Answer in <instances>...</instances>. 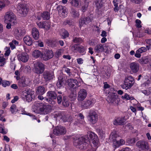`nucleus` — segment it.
Instances as JSON below:
<instances>
[{"label": "nucleus", "instance_id": "nucleus-1", "mask_svg": "<svg viewBox=\"0 0 151 151\" xmlns=\"http://www.w3.org/2000/svg\"><path fill=\"white\" fill-rule=\"evenodd\" d=\"M32 110L34 112L37 114H46L50 112V106L46 105L42 103L35 101L33 104Z\"/></svg>", "mask_w": 151, "mask_h": 151}, {"label": "nucleus", "instance_id": "nucleus-2", "mask_svg": "<svg viewBox=\"0 0 151 151\" xmlns=\"http://www.w3.org/2000/svg\"><path fill=\"white\" fill-rule=\"evenodd\" d=\"M88 138L86 136H76L73 138V144L80 149H85L88 145Z\"/></svg>", "mask_w": 151, "mask_h": 151}, {"label": "nucleus", "instance_id": "nucleus-3", "mask_svg": "<svg viewBox=\"0 0 151 151\" xmlns=\"http://www.w3.org/2000/svg\"><path fill=\"white\" fill-rule=\"evenodd\" d=\"M119 137V135L118 132L115 131L112 132L110 135L109 139L113 142V145L115 147H118L121 145L125 143V141L123 139H120L118 140Z\"/></svg>", "mask_w": 151, "mask_h": 151}, {"label": "nucleus", "instance_id": "nucleus-4", "mask_svg": "<svg viewBox=\"0 0 151 151\" xmlns=\"http://www.w3.org/2000/svg\"><path fill=\"white\" fill-rule=\"evenodd\" d=\"M134 82V79L132 76H127L125 77L124 83L121 85V87L123 89L127 90L131 88Z\"/></svg>", "mask_w": 151, "mask_h": 151}, {"label": "nucleus", "instance_id": "nucleus-5", "mask_svg": "<svg viewBox=\"0 0 151 151\" xmlns=\"http://www.w3.org/2000/svg\"><path fill=\"white\" fill-rule=\"evenodd\" d=\"M45 69V65L42 63L37 62L34 64L33 71L35 73L39 75L43 73Z\"/></svg>", "mask_w": 151, "mask_h": 151}, {"label": "nucleus", "instance_id": "nucleus-6", "mask_svg": "<svg viewBox=\"0 0 151 151\" xmlns=\"http://www.w3.org/2000/svg\"><path fill=\"white\" fill-rule=\"evenodd\" d=\"M4 22L6 23L12 22L14 25H15L17 23L16 17L12 12H6L4 16Z\"/></svg>", "mask_w": 151, "mask_h": 151}, {"label": "nucleus", "instance_id": "nucleus-7", "mask_svg": "<svg viewBox=\"0 0 151 151\" xmlns=\"http://www.w3.org/2000/svg\"><path fill=\"white\" fill-rule=\"evenodd\" d=\"M22 96L23 99H26L28 102L31 101L35 98L34 91H24Z\"/></svg>", "mask_w": 151, "mask_h": 151}, {"label": "nucleus", "instance_id": "nucleus-8", "mask_svg": "<svg viewBox=\"0 0 151 151\" xmlns=\"http://www.w3.org/2000/svg\"><path fill=\"white\" fill-rule=\"evenodd\" d=\"M95 102V99H90L83 101L81 103V107L84 109L90 108Z\"/></svg>", "mask_w": 151, "mask_h": 151}, {"label": "nucleus", "instance_id": "nucleus-9", "mask_svg": "<svg viewBox=\"0 0 151 151\" xmlns=\"http://www.w3.org/2000/svg\"><path fill=\"white\" fill-rule=\"evenodd\" d=\"M88 134L89 138L91 140L94 147L97 149L99 145V142L98 136L96 134L92 132H89Z\"/></svg>", "mask_w": 151, "mask_h": 151}, {"label": "nucleus", "instance_id": "nucleus-10", "mask_svg": "<svg viewBox=\"0 0 151 151\" xmlns=\"http://www.w3.org/2000/svg\"><path fill=\"white\" fill-rule=\"evenodd\" d=\"M137 147L142 150H150V147L148 142L145 140H140L136 144Z\"/></svg>", "mask_w": 151, "mask_h": 151}, {"label": "nucleus", "instance_id": "nucleus-11", "mask_svg": "<svg viewBox=\"0 0 151 151\" xmlns=\"http://www.w3.org/2000/svg\"><path fill=\"white\" fill-rule=\"evenodd\" d=\"M66 130L65 127L61 126H57L53 130V133L57 136L63 135L66 134Z\"/></svg>", "mask_w": 151, "mask_h": 151}, {"label": "nucleus", "instance_id": "nucleus-12", "mask_svg": "<svg viewBox=\"0 0 151 151\" xmlns=\"http://www.w3.org/2000/svg\"><path fill=\"white\" fill-rule=\"evenodd\" d=\"M17 10L23 16H25L28 12L26 5L23 4L19 3L18 4Z\"/></svg>", "mask_w": 151, "mask_h": 151}, {"label": "nucleus", "instance_id": "nucleus-13", "mask_svg": "<svg viewBox=\"0 0 151 151\" xmlns=\"http://www.w3.org/2000/svg\"><path fill=\"white\" fill-rule=\"evenodd\" d=\"M42 77L46 81H50L54 78V73L51 71H45L43 72Z\"/></svg>", "mask_w": 151, "mask_h": 151}, {"label": "nucleus", "instance_id": "nucleus-14", "mask_svg": "<svg viewBox=\"0 0 151 151\" xmlns=\"http://www.w3.org/2000/svg\"><path fill=\"white\" fill-rule=\"evenodd\" d=\"M87 91L84 89H81L78 93L77 100L78 101H82L86 98Z\"/></svg>", "mask_w": 151, "mask_h": 151}, {"label": "nucleus", "instance_id": "nucleus-15", "mask_svg": "<svg viewBox=\"0 0 151 151\" xmlns=\"http://www.w3.org/2000/svg\"><path fill=\"white\" fill-rule=\"evenodd\" d=\"M68 86L71 91L73 88L74 89L78 86V83L76 79H69L68 80Z\"/></svg>", "mask_w": 151, "mask_h": 151}, {"label": "nucleus", "instance_id": "nucleus-16", "mask_svg": "<svg viewBox=\"0 0 151 151\" xmlns=\"http://www.w3.org/2000/svg\"><path fill=\"white\" fill-rule=\"evenodd\" d=\"M57 10L60 17L64 18L67 16L68 10L66 8L62 6H60L58 8Z\"/></svg>", "mask_w": 151, "mask_h": 151}, {"label": "nucleus", "instance_id": "nucleus-17", "mask_svg": "<svg viewBox=\"0 0 151 151\" xmlns=\"http://www.w3.org/2000/svg\"><path fill=\"white\" fill-rule=\"evenodd\" d=\"M106 100L109 103L117 104L119 101V99L118 98L117 95H113L108 96L107 97Z\"/></svg>", "mask_w": 151, "mask_h": 151}, {"label": "nucleus", "instance_id": "nucleus-18", "mask_svg": "<svg viewBox=\"0 0 151 151\" xmlns=\"http://www.w3.org/2000/svg\"><path fill=\"white\" fill-rule=\"evenodd\" d=\"M26 32V31L24 29H21L20 28L15 29L14 34L16 38L17 39H20L22 36L25 34Z\"/></svg>", "mask_w": 151, "mask_h": 151}, {"label": "nucleus", "instance_id": "nucleus-19", "mask_svg": "<svg viewBox=\"0 0 151 151\" xmlns=\"http://www.w3.org/2000/svg\"><path fill=\"white\" fill-rule=\"evenodd\" d=\"M50 13L49 12L47 11H45L42 13L39 12L37 14V18L39 20H41V17L44 19L48 20L50 19Z\"/></svg>", "mask_w": 151, "mask_h": 151}, {"label": "nucleus", "instance_id": "nucleus-20", "mask_svg": "<svg viewBox=\"0 0 151 151\" xmlns=\"http://www.w3.org/2000/svg\"><path fill=\"white\" fill-rule=\"evenodd\" d=\"M17 57L19 61L24 63L27 62L29 59V55L25 52H22L18 54Z\"/></svg>", "mask_w": 151, "mask_h": 151}, {"label": "nucleus", "instance_id": "nucleus-21", "mask_svg": "<svg viewBox=\"0 0 151 151\" xmlns=\"http://www.w3.org/2000/svg\"><path fill=\"white\" fill-rule=\"evenodd\" d=\"M126 123L124 117H119L116 118L113 122V124L116 125H123Z\"/></svg>", "mask_w": 151, "mask_h": 151}, {"label": "nucleus", "instance_id": "nucleus-22", "mask_svg": "<svg viewBox=\"0 0 151 151\" xmlns=\"http://www.w3.org/2000/svg\"><path fill=\"white\" fill-rule=\"evenodd\" d=\"M88 116L89 120L92 123L94 124L97 121L98 115L95 112L91 111L89 113Z\"/></svg>", "mask_w": 151, "mask_h": 151}, {"label": "nucleus", "instance_id": "nucleus-23", "mask_svg": "<svg viewBox=\"0 0 151 151\" xmlns=\"http://www.w3.org/2000/svg\"><path fill=\"white\" fill-rule=\"evenodd\" d=\"M45 54H43L42 59L45 60H48L52 58L54 56L53 52L52 50H47Z\"/></svg>", "mask_w": 151, "mask_h": 151}, {"label": "nucleus", "instance_id": "nucleus-24", "mask_svg": "<svg viewBox=\"0 0 151 151\" xmlns=\"http://www.w3.org/2000/svg\"><path fill=\"white\" fill-rule=\"evenodd\" d=\"M91 21V19L90 17H82L81 18L79 22V24L80 27H81L84 25L88 24Z\"/></svg>", "mask_w": 151, "mask_h": 151}, {"label": "nucleus", "instance_id": "nucleus-25", "mask_svg": "<svg viewBox=\"0 0 151 151\" xmlns=\"http://www.w3.org/2000/svg\"><path fill=\"white\" fill-rule=\"evenodd\" d=\"M130 68L131 69V72L134 73H136L139 70V64L137 63H132L130 64Z\"/></svg>", "mask_w": 151, "mask_h": 151}, {"label": "nucleus", "instance_id": "nucleus-26", "mask_svg": "<svg viewBox=\"0 0 151 151\" xmlns=\"http://www.w3.org/2000/svg\"><path fill=\"white\" fill-rule=\"evenodd\" d=\"M32 34L33 38L36 40L38 39L39 36V32L38 29L35 27L32 28Z\"/></svg>", "mask_w": 151, "mask_h": 151}, {"label": "nucleus", "instance_id": "nucleus-27", "mask_svg": "<svg viewBox=\"0 0 151 151\" xmlns=\"http://www.w3.org/2000/svg\"><path fill=\"white\" fill-rule=\"evenodd\" d=\"M43 53L38 50H34L32 53V56L35 58L40 57L42 59Z\"/></svg>", "mask_w": 151, "mask_h": 151}, {"label": "nucleus", "instance_id": "nucleus-28", "mask_svg": "<svg viewBox=\"0 0 151 151\" xmlns=\"http://www.w3.org/2000/svg\"><path fill=\"white\" fill-rule=\"evenodd\" d=\"M104 48L103 45L99 44L96 45L94 47V50L97 53H100L104 51Z\"/></svg>", "mask_w": 151, "mask_h": 151}, {"label": "nucleus", "instance_id": "nucleus-29", "mask_svg": "<svg viewBox=\"0 0 151 151\" xmlns=\"http://www.w3.org/2000/svg\"><path fill=\"white\" fill-rule=\"evenodd\" d=\"M47 96L50 99H56L57 95L54 91H50L48 92Z\"/></svg>", "mask_w": 151, "mask_h": 151}, {"label": "nucleus", "instance_id": "nucleus-30", "mask_svg": "<svg viewBox=\"0 0 151 151\" xmlns=\"http://www.w3.org/2000/svg\"><path fill=\"white\" fill-rule=\"evenodd\" d=\"M24 43L27 45L30 46L32 45V41L31 38L28 36H26L23 38Z\"/></svg>", "mask_w": 151, "mask_h": 151}, {"label": "nucleus", "instance_id": "nucleus-31", "mask_svg": "<svg viewBox=\"0 0 151 151\" xmlns=\"http://www.w3.org/2000/svg\"><path fill=\"white\" fill-rule=\"evenodd\" d=\"M45 92V89L43 86H40L38 87L36 90L37 94L42 95Z\"/></svg>", "mask_w": 151, "mask_h": 151}, {"label": "nucleus", "instance_id": "nucleus-32", "mask_svg": "<svg viewBox=\"0 0 151 151\" xmlns=\"http://www.w3.org/2000/svg\"><path fill=\"white\" fill-rule=\"evenodd\" d=\"M150 60L148 57H146L139 59V62L140 63L142 64L147 63Z\"/></svg>", "mask_w": 151, "mask_h": 151}, {"label": "nucleus", "instance_id": "nucleus-33", "mask_svg": "<svg viewBox=\"0 0 151 151\" xmlns=\"http://www.w3.org/2000/svg\"><path fill=\"white\" fill-rule=\"evenodd\" d=\"M56 85L57 87L59 88H63L64 87V83L63 79L58 80Z\"/></svg>", "mask_w": 151, "mask_h": 151}, {"label": "nucleus", "instance_id": "nucleus-34", "mask_svg": "<svg viewBox=\"0 0 151 151\" xmlns=\"http://www.w3.org/2000/svg\"><path fill=\"white\" fill-rule=\"evenodd\" d=\"M62 104L65 107H68L70 104V102L67 97L64 96L62 100Z\"/></svg>", "mask_w": 151, "mask_h": 151}, {"label": "nucleus", "instance_id": "nucleus-35", "mask_svg": "<svg viewBox=\"0 0 151 151\" xmlns=\"http://www.w3.org/2000/svg\"><path fill=\"white\" fill-rule=\"evenodd\" d=\"M78 45L76 44L72 45L70 46V49L72 52H77Z\"/></svg>", "mask_w": 151, "mask_h": 151}, {"label": "nucleus", "instance_id": "nucleus-36", "mask_svg": "<svg viewBox=\"0 0 151 151\" xmlns=\"http://www.w3.org/2000/svg\"><path fill=\"white\" fill-rule=\"evenodd\" d=\"M122 98L123 99H126L127 100H132L134 99L133 96H131L126 93H125L124 95L122 96Z\"/></svg>", "mask_w": 151, "mask_h": 151}, {"label": "nucleus", "instance_id": "nucleus-37", "mask_svg": "<svg viewBox=\"0 0 151 151\" xmlns=\"http://www.w3.org/2000/svg\"><path fill=\"white\" fill-rule=\"evenodd\" d=\"M10 110L11 113L13 114H15L18 111L17 106L14 104H13L10 107Z\"/></svg>", "mask_w": 151, "mask_h": 151}, {"label": "nucleus", "instance_id": "nucleus-38", "mask_svg": "<svg viewBox=\"0 0 151 151\" xmlns=\"http://www.w3.org/2000/svg\"><path fill=\"white\" fill-rule=\"evenodd\" d=\"M19 85L22 87H26L27 86V84L26 83V80L25 78L21 79L19 81Z\"/></svg>", "mask_w": 151, "mask_h": 151}, {"label": "nucleus", "instance_id": "nucleus-39", "mask_svg": "<svg viewBox=\"0 0 151 151\" xmlns=\"http://www.w3.org/2000/svg\"><path fill=\"white\" fill-rule=\"evenodd\" d=\"M71 13L72 16L74 17H78L79 16V12L73 9H71Z\"/></svg>", "mask_w": 151, "mask_h": 151}, {"label": "nucleus", "instance_id": "nucleus-40", "mask_svg": "<svg viewBox=\"0 0 151 151\" xmlns=\"http://www.w3.org/2000/svg\"><path fill=\"white\" fill-rule=\"evenodd\" d=\"M80 2V0H72L70 2V3L72 6L78 7Z\"/></svg>", "mask_w": 151, "mask_h": 151}, {"label": "nucleus", "instance_id": "nucleus-41", "mask_svg": "<svg viewBox=\"0 0 151 151\" xmlns=\"http://www.w3.org/2000/svg\"><path fill=\"white\" fill-rule=\"evenodd\" d=\"M62 32L61 33V35L63 38H65L68 37L69 34L67 31L65 29H63L62 30Z\"/></svg>", "mask_w": 151, "mask_h": 151}, {"label": "nucleus", "instance_id": "nucleus-42", "mask_svg": "<svg viewBox=\"0 0 151 151\" xmlns=\"http://www.w3.org/2000/svg\"><path fill=\"white\" fill-rule=\"evenodd\" d=\"M73 41L75 43H81L82 41V39L80 37H74Z\"/></svg>", "mask_w": 151, "mask_h": 151}, {"label": "nucleus", "instance_id": "nucleus-43", "mask_svg": "<svg viewBox=\"0 0 151 151\" xmlns=\"http://www.w3.org/2000/svg\"><path fill=\"white\" fill-rule=\"evenodd\" d=\"M141 92L146 96L151 94V88H149L146 90H141Z\"/></svg>", "mask_w": 151, "mask_h": 151}, {"label": "nucleus", "instance_id": "nucleus-44", "mask_svg": "<svg viewBox=\"0 0 151 151\" xmlns=\"http://www.w3.org/2000/svg\"><path fill=\"white\" fill-rule=\"evenodd\" d=\"M77 50V52L81 53H84L85 50L84 47L81 45H78Z\"/></svg>", "mask_w": 151, "mask_h": 151}, {"label": "nucleus", "instance_id": "nucleus-45", "mask_svg": "<svg viewBox=\"0 0 151 151\" xmlns=\"http://www.w3.org/2000/svg\"><path fill=\"white\" fill-rule=\"evenodd\" d=\"M44 26L45 29L48 30L50 27V23L48 22H44Z\"/></svg>", "mask_w": 151, "mask_h": 151}, {"label": "nucleus", "instance_id": "nucleus-46", "mask_svg": "<svg viewBox=\"0 0 151 151\" xmlns=\"http://www.w3.org/2000/svg\"><path fill=\"white\" fill-rule=\"evenodd\" d=\"M78 116L81 119V120L79 122V123L82 124H83L85 123V121L84 120V116L83 114L81 113H80L78 115Z\"/></svg>", "mask_w": 151, "mask_h": 151}, {"label": "nucleus", "instance_id": "nucleus-47", "mask_svg": "<svg viewBox=\"0 0 151 151\" xmlns=\"http://www.w3.org/2000/svg\"><path fill=\"white\" fill-rule=\"evenodd\" d=\"M2 57L1 56L0 57V66H3L4 65L5 63L6 59L5 58H4L3 55H2Z\"/></svg>", "mask_w": 151, "mask_h": 151}, {"label": "nucleus", "instance_id": "nucleus-48", "mask_svg": "<svg viewBox=\"0 0 151 151\" xmlns=\"http://www.w3.org/2000/svg\"><path fill=\"white\" fill-rule=\"evenodd\" d=\"M5 50H6L5 52L4 53V55L5 56H8L10 53V48L8 47H6L5 48Z\"/></svg>", "mask_w": 151, "mask_h": 151}, {"label": "nucleus", "instance_id": "nucleus-49", "mask_svg": "<svg viewBox=\"0 0 151 151\" xmlns=\"http://www.w3.org/2000/svg\"><path fill=\"white\" fill-rule=\"evenodd\" d=\"M11 83L9 81H4L2 83V85L4 87H6L7 86H9Z\"/></svg>", "mask_w": 151, "mask_h": 151}, {"label": "nucleus", "instance_id": "nucleus-50", "mask_svg": "<svg viewBox=\"0 0 151 151\" xmlns=\"http://www.w3.org/2000/svg\"><path fill=\"white\" fill-rule=\"evenodd\" d=\"M137 50L138 52L141 53L146 52L147 51V49L145 47H142L138 49Z\"/></svg>", "mask_w": 151, "mask_h": 151}, {"label": "nucleus", "instance_id": "nucleus-51", "mask_svg": "<svg viewBox=\"0 0 151 151\" xmlns=\"http://www.w3.org/2000/svg\"><path fill=\"white\" fill-rule=\"evenodd\" d=\"M63 52V51L61 49H59L57 50L56 52L55 55L56 56H57L58 57H59L62 54Z\"/></svg>", "mask_w": 151, "mask_h": 151}, {"label": "nucleus", "instance_id": "nucleus-52", "mask_svg": "<svg viewBox=\"0 0 151 151\" xmlns=\"http://www.w3.org/2000/svg\"><path fill=\"white\" fill-rule=\"evenodd\" d=\"M37 24L38 27L40 28H43L44 29V22H39L37 23Z\"/></svg>", "mask_w": 151, "mask_h": 151}, {"label": "nucleus", "instance_id": "nucleus-53", "mask_svg": "<svg viewBox=\"0 0 151 151\" xmlns=\"http://www.w3.org/2000/svg\"><path fill=\"white\" fill-rule=\"evenodd\" d=\"M136 27L138 28H140L142 26L140 24L141 23V21L139 19H137L136 20Z\"/></svg>", "mask_w": 151, "mask_h": 151}, {"label": "nucleus", "instance_id": "nucleus-54", "mask_svg": "<svg viewBox=\"0 0 151 151\" xmlns=\"http://www.w3.org/2000/svg\"><path fill=\"white\" fill-rule=\"evenodd\" d=\"M1 125H0V132L4 134H5L7 133V131H5L4 128L2 127V125H1Z\"/></svg>", "mask_w": 151, "mask_h": 151}, {"label": "nucleus", "instance_id": "nucleus-55", "mask_svg": "<svg viewBox=\"0 0 151 151\" xmlns=\"http://www.w3.org/2000/svg\"><path fill=\"white\" fill-rule=\"evenodd\" d=\"M63 70L67 73L68 75H70V69L67 68L65 67L63 68Z\"/></svg>", "mask_w": 151, "mask_h": 151}, {"label": "nucleus", "instance_id": "nucleus-56", "mask_svg": "<svg viewBox=\"0 0 151 151\" xmlns=\"http://www.w3.org/2000/svg\"><path fill=\"white\" fill-rule=\"evenodd\" d=\"M62 101V96L61 95H59L57 97V101L58 104H60Z\"/></svg>", "mask_w": 151, "mask_h": 151}, {"label": "nucleus", "instance_id": "nucleus-57", "mask_svg": "<svg viewBox=\"0 0 151 151\" xmlns=\"http://www.w3.org/2000/svg\"><path fill=\"white\" fill-rule=\"evenodd\" d=\"M114 10L115 12H117L119 10V8L118 6V4H114Z\"/></svg>", "mask_w": 151, "mask_h": 151}, {"label": "nucleus", "instance_id": "nucleus-58", "mask_svg": "<svg viewBox=\"0 0 151 151\" xmlns=\"http://www.w3.org/2000/svg\"><path fill=\"white\" fill-rule=\"evenodd\" d=\"M63 24L66 25L67 24H68L69 25H71L72 24V23L70 21L68 20H65L63 23Z\"/></svg>", "mask_w": 151, "mask_h": 151}, {"label": "nucleus", "instance_id": "nucleus-59", "mask_svg": "<svg viewBox=\"0 0 151 151\" xmlns=\"http://www.w3.org/2000/svg\"><path fill=\"white\" fill-rule=\"evenodd\" d=\"M19 99V97L17 96H15L14 97V99L12 100L11 102L12 103H14L17 101Z\"/></svg>", "mask_w": 151, "mask_h": 151}, {"label": "nucleus", "instance_id": "nucleus-60", "mask_svg": "<svg viewBox=\"0 0 151 151\" xmlns=\"http://www.w3.org/2000/svg\"><path fill=\"white\" fill-rule=\"evenodd\" d=\"M77 62L79 64H81L83 63V60L81 58H78L77 59Z\"/></svg>", "mask_w": 151, "mask_h": 151}, {"label": "nucleus", "instance_id": "nucleus-61", "mask_svg": "<svg viewBox=\"0 0 151 151\" xmlns=\"http://www.w3.org/2000/svg\"><path fill=\"white\" fill-rule=\"evenodd\" d=\"M140 54V53L138 52V51L137 50L135 54V56L137 58H140L141 56Z\"/></svg>", "mask_w": 151, "mask_h": 151}, {"label": "nucleus", "instance_id": "nucleus-62", "mask_svg": "<svg viewBox=\"0 0 151 151\" xmlns=\"http://www.w3.org/2000/svg\"><path fill=\"white\" fill-rule=\"evenodd\" d=\"M11 87L14 89H17L18 88V87L16 84H12Z\"/></svg>", "mask_w": 151, "mask_h": 151}, {"label": "nucleus", "instance_id": "nucleus-63", "mask_svg": "<svg viewBox=\"0 0 151 151\" xmlns=\"http://www.w3.org/2000/svg\"><path fill=\"white\" fill-rule=\"evenodd\" d=\"M9 45H10V47L12 50H13L15 48V45L12 43L11 42H10L9 43Z\"/></svg>", "mask_w": 151, "mask_h": 151}, {"label": "nucleus", "instance_id": "nucleus-64", "mask_svg": "<svg viewBox=\"0 0 151 151\" xmlns=\"http://www.w3.org/2000/svg\"><path fill=\"white\" fill-rule=\"evenodd\" d=\"M5 6L4 3L1 1H0V10Z\"/></svg>", "mask_w": 151, "mask_h": 151}]
</instances>
